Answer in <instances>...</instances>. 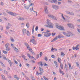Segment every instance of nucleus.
<instances>
[{"mask_svg": "<svg viewBox=\"0 0 80 80\" xmlns=\"http://www.w3.org/2000/svg\"><path fill=\"white\" fill-rule=\"evenodd\" d=\"M47 25H45V26L49 27V28H53V24L52 23L51 21L49 19H47Z\"/></svg>", "mask_w": 80, "mask_h": 80, "instance_id": "1", "label": "nucleus"}, {"mask_svg": "<svg viewBox=\"0 0 80 80\" xmlns=\"http://www.w3.org/2000/svg\"><path fill=\"white\" fill-rule=\"evenodd\" d=\"M58 38H63V36H62L61 35H58V36L56 37L55 38H54L52 41H51V42H53L56 41Z\"/></svg>", "mask_w": 80, "mask_h": 80, "instance_id": "2", "label": "nucleus"}, {"mask_svg": "<svg viewBox=\"0 0 80 80\" xmlns=\"http://www.w3.org/2000/svg\"><path fill=\"white\" fill-rule=\"evenodd\" d=\"M62 33L64 35H66L67 37H70V35L71 36H73V35H75L74 34H72L70 32H68L67 33L65 32H62Z\"/></svg>", "mask_w": 80, "mask_h": 80, "instance_id": "3", "label": "nucleus"}, {"mask_svg": "<svg viewBox=\"0 0 80 80\" xmlns=\"http://www.w3.org/2000/svg\"><path fill=\"white\" fill-rule=\"evenodd\" d=\"M56 28H58V29H59V30H65V29H64V28L63 27V26H58L56 25Z\"/></svg>", "mask_w": 80, "mask_h": 80, "instance_id": "4", "label": "nucleus"}, {"mask_svg": "<svg viewBox=\"0 0 80 80\" xmlns=\"http://www.w3.org/2000/svg\"><path fill=\"white\" fill-rule=\"evenodd\" d=\"M6 12L8 13H9V15H12V16H17V14L15 13H13L12 12H10L8 11H6Z\"/></svg>", "mask_w": 80, "mask_h": 80, "instance_id": "5", "label": "nucleus"}, {"mask_svg": "<svg viewBox=\"0 0 80 80\" xmlns=\"http://www.w3.org/2000/svg\"><path fill=\"white\" fill-rule=\"evenodd\" d=\"M48 17H50V18H52V19H53V20H57V18H56L53 15H48Z\"/></svg>", "mask_w": 80, "mask_h": 80, "instance_id": "6", "label": "nucleus"}, {"mask_svg": "<svg viewBox=\"0 0 80 80\" xmlns=\"http://www.w3.org/2000/svg\"><path fill=\"white\" fill-rule=\"evenodd\" d=\"M30 42H32L34 45H36V44H37V42L35 40V39L32 38L31 39H30Z\"/></svg>", "mask_w": 80, "mask_h": 80, "instance_id": "7", "label": "nucleus"}, {"mask_svg": "<svg viewBox=\"0 0 80 80\" xmlns=\"http://www.w3.org/2000/svg\"><path fill=\"white\" fill-rule=\"evenodd\" d=\"M45 33L46 34H44V36L46 37H50L51 35V33H50L46 32Z\"/></svg>", "mask_w": 80, "mask_h": 80, "instance_id": "8", "label": "nucleus"}, {"mask_svg": "<svg viewBox=\"0 0 80 80\" xmlns=\"http://www.w3.org/2000/svg\"><path fill=\"white\" fill-rule=\"evenodd\" d=\"M44 12L46 13H47V14H48V8L47 6H44Z\"/></svg>", "mask_w": 80, "mask_h": 80, "instance_id": "9", "label": "nucleus"}, {"mask_svg": "<svg viewBox=\"0 0 80 80\" xmlns=\"http://www.w3.org/2000/svg\"><path fill=\"white\" fill-rule=\"evenodd\" d=\"M52 7L55 10H58V6H56L54 5H52Z\"/></svg>", "mask_w": 80, "mask_h": 80, "instance_id": "10", "label": "nucleus"}, {"mask_svg": "<svg viewBox=\"0 0 80 80\" xmlns=\"http://www.w3.org/2000/svg\"><path fill=\"white\" fill-rule=\"evenodd\" d=\"M39 70L40 72L39 73V74L41 75H42V73L43 72V70L40 67H39Z\"/></svg>", "mask_w": 80, "mask_h": 80, "instance_id": "11", "label": "nucleus"}, {"mask_svg": "<svg viewBox=\"0 0 80 80\" xmlns=\"http://www.w3.org/2000/svg\"><path fill=\"white\" fill-rule=\"evenodd\" d=\"M27 30L26 29L24 28L22 30V32H23V35H25V34H26V33H27Z\"/></svg>", "mask_w": 80, "mask_h": 80, "instance_id": "12", "label": "nucleus"}, {"mask_svg": "<svg viewBox=\"0 0 80 80\" xmlns=\"http://www.w3.org/2000/svg\"><path fill=\"white\" fill-rule=\"evenodd\" d=\"M18 19L19 20H22V21L25 20V19H24L23 18H21V17H18Z\"/></svg>", "mask_w": 80, "mask_h": 80, "instance_id": "13", "label": "nucleus"}, {"mask_svg": "<svg viewBox=\"0 0 80 80\" xmlns=\"http://www.w3.org/2000/svg\"><path fill=\"white\" fill-rule=\"evenodd\" d=\"M24 45L26 47H27V49H28V48H29L30 46L28 44V43H27V42H25L24 43Z\"/></svg>", "mask_w": 80, "mask_h": 80, "instance_id": "14", "label": "nucleus"}, {"mask_svg": "<svg viewBox=\"0 0 80 80\" xmlns=\"http://www.w3.org/2000/svg\"><path fill=\"white\" fill-rule=\"evenodd\" d=\"M59 72L61 74H62V75H64V73H63V71H62L60 68H59Z\"/></svg>", "mask_w": 80, "mask_h": 80, "instance_id": "15", "label": "nucleus"}, {"mask_svg": "<svg viewBox=\"0 0 80 80\" xmlns=\"http://www.w3.org/2000/svg\"><path fill=\"white\" fill-rule=\"evenodd\" d=\"M8 62L9 63V64L10 65V67H12V61H11L8 60Z\"/></svg>", "mask_w": 80, "mask_h": 80, "instance_id": "16", "label": "nucleus"}, {"mask_svg": "<svg viewBox=\"0 0 80 80\" xmlns=\"http://www.w3.org/2000/svg\"><path fill=\"white\" fill-rule=\"evenodd\" d=\"M68 64L69 65V69H73V68H71V64H70V63H68Z\"/></svg>", "mask_w": 80, "mask_h": 80, "instance_id": "17", "label": "nucleus"}, {"mask_svg": "<svg viewBox=\"0 0 80 80\" xmlns=\"http://www.w3.org/2000/svg\"><path fill=\"white\" fill-rule=\"evenodd\" d=\"M9 46H10V44L8 43H7L5 44V47L6 48H7L8 47H9Z\"/></svg>", "mask_w": 80, "mask_h": 80, "instance_id": "18", "label": "nucleus"}, {"mask_svg": "<svg viewBox=\"0 0 80 80\" xmlns=\"http://www.w3.org/2000/svg\"><path fill=\"white\" fill-rule=\"evenodd\" d=\"M52 2V3H57V0H51Z\"/></svg>", "mask_w": 80, "mask_h": 80, "instance_id": "19", "label": "nucleus"}, {"mask_svg": "<svg viewBox=\"0 0 80 80\" xmlns=\"http://www.w3.org/2000/svg\"><path fill=\"white\" fill-rule=\"evenodd\" d=\"M54 63L55 64V65L56 67H57V68H58V65H57V62L54 61Z\"/></svg>", "mask_w": 80, "mask_h": 80, "instance_id": "20", "label": "nucleus"}, {"mask_svg": "<svg viewBox=\"0 0 80 80\" xmlns=\"http://www.w3.org/2000/svg\"><path fill=\"white\" fill-rule=\"evenodd\" d=\"M26 34L27 35V36H30V32L28 30H27Z\"/></svg>", "mask_w": 80, "mask_h": 80, "instance_id": "21", "label": "nucleus"}, {"mask_svg": "<svg viewBox=\"0 0 80 80\" xmlns=\"http://www.w3.org/2000/svg\"><path fill=\"white\" fill-rule=\"evenodd\" d=\"M79 48H77L76 47H72V49L73 50H79Z\"/></svg>", "mask_w": 80, "mask_h": 80, "instance_id": "22", "label": "nucleus"}, {"mask_svg": "<svg viewBox=\"0 0 80 80\" xmlns=\"http://www.w3.org/2000/svg\"><path fill=\"white\" fill-rule=\"evenodd\" d=\"M10 50V47H8L7 48H6V51H9Z\"/></svg>", "mask_w": 80, "mask_h": 80, "instance_id": "23", "label": "nucleus"}, {"mask_svg": "<svg viewBox=\"0 0 80 80\" xmlns=\"http://www.w3.org/2000/svg\"><path fill=\"white\" fill-rule=\"evenodd\" d=\"M68 26H69V27H71L72 28H74V26H73L72 27V25L71 24H68Z\"/></svg>", "mask_w": 80, "mask_h": 80, "instance_id": "24", "label": "nucleus"}, {"mask_svg": "<svg viewBox=\"0 0 80 80\" xmlns=\"http://www.w3.org/2000/svg\"><path fill=\"white\" fill-rule=\"evenodd\" d=\"M28 49L29 50L30 52L31 53L32 52V48L29 47V48H28Z\"/></svg>", "mask_w": 80, "mask_h": 80, "instance_id": "25", "label": "nucleus"}, {"mask_svg": "<svg viewBox=\"0 0 80 80\" xmlns=\"http://www.w3.org/2000/svg\"><path fill=\"white\" fill-rule=\"evenodd\" d=\"M25 8H26L27 10H28V8H30V6H26L25 7Z\"/></svg>", "mask_w": 80, "mask_h": 80, "instance_id": "26", "label": "nucleus"}, {"mask_svg": "<svg viewBox=\"0 0 80 80\" xmlns=\"http://www.w3.org/2000/svg\"><path fill=\"white\" fill-rule=\"evenodd\" d=\"M61 55L62 57H63L64 56H65V54L62 52H61Z\"/></svg>", "mask_w": 80, "mask_h": 80, "instance_id": "27", "label": "nucleus"}, {"mask_svg": "<svg viewBox=\"0 0 80 80\" xmlns=\"http://www.w3.org/2000/svg\"><path fill=\"white\" fill-rule=\"evenodd\" d=\"M29 23L28 22L26 24V27H27V28H29Z\"/></svg>", "mask_w": 80, "mask_h": 80, "instance_id": "28", "label": "nucleus"}, {"mask_svg": "<svg viewBox=\"0 0 80 80\" xmlns=\"http://www.w3.org/2000/svg\"><path fill=\"white\" fill-rule=\"evenodd\" d=\"M10 39L11 42H14V39H13V38H11Z\"/></svg>", "mask_w": 80, "mask_h": 80, "instance_id": "29", "label": "nucleus"}, {"mask_svg": "<svg viewBox=\"0 0 80 80\" xmlns=\"http://www.w3.org/2000/svg\"><path fill=\"white\" fill-rule=\"evenodd\" d=\"M38 63H39L41 67H42L43 66V64H42V62H39Z\"/></svg>", "mask_w": 80, "mask_h": 80, "instance_id": "30", "label": "nucleus"}, {"mask_svg": "<svg viewBox=\"0 0 80 80\" xmlns=\"http://www.w3.org/2000/svg\"><path fill=\"white\" fill-rule=\"evenodd\" d=\"M60 67L61 68H62V69H63V64H62V63H61L60 64Z\"/></svg>", "mask_w": 80, "mask_h": 80, "instance_id": "31", "label": "nucleus"}, {"mask_svg": "<svg viewBox=\"0 0 80 80\" xmlns=\"http://www.w3.org/2000/svg\"><path fill=\"white\" fill-rule=\"evenodd\" d=\"M38 37H41L42 36V35L41 34H38Z\"/></svg>", "mask_w": 80, "mask_h": 80, "instance_id": "32", "label": "nucleus"}, {"mask_svg": "<svg viewBox=\"0 0 80 80\" xmlns=\"http://www.w3.org/2000/svg\"><path fill=\"white\" fill-rule=\"evenodd\" d=\"M69 15H74V13L72 12H70Z\"/></svg>", "mask_w": 80, "mask_h": 80, "instance_id": "33", "label": "nucleus"}, {"mask_svg": "<svg viewBox=\"0 0 80 80\" xmlns=\"http://www.w3.org/2000/svg\"><path fill=\"white\" fill-rule=\"evenodd\" d=\"M27 56L29 58H31V56L29 54H28Z\"/></svg>", "mask_w": 80, "mask_h": 80, "instance_id": "34", "label": "nucleus"}, {"mask_svg": "<svg viewBox=\"0 0 80 80\" xmlns=\"http://www.w3.org/2000/svg\"><path fill=\"white\" fill-rule=\"evenodd\" d=\"M2 78L3 80H4V79H5V76H4L3 75H2Z\"/></svg>", "mask_w": 80, "mask_h": 80, "instance_id": "35", "label": "nucleus"}, {"mask_svg": "<svg viewBox=\"0 0 80 80\" xmlns=\"http://www.w3.org/2000/svg\"><path fill=\"white\" fill-rule=\"evenodd\" d=\"M43 77L45 80H48L45 76H43Z\"/></svg>", "mask_w": 80, "mask_h": 80, "instance_id": "36", "label": "nucleus"}, {"mask_svg": "<svg viewBox=\"0 0 80 80\" xmlns=\"http://www.w3.org/2000/svg\"><path fill=\"white\" fill-rule=\"evenodd\" d=\"M56 34V33H52V36H55Z\"/></svg>", "mask_w": 80, "mask_h": 80, "instance_id": "37", "label": "nucleus"}, {"mask_svg": "<svg viewBox=\"0 0 80 80\" xmlns=\"http://www.w3.org/2000/svg\"><path fill=\"white\" fill-rule=\"evenodd\" d=\"M77 30L78 33L80 34V29L77 28Z\"/></svg>", "mask_w": 80, "mask_h": 80, "instance_id": "38", "label": "nucleus"}, {"mask_svg": "<svg viewBox=\"0 0 80 80\" xmlns=\"http://www.w3.org/2000/svg\"><path fill=\"white\" fill-rule=\"evenodd\" d=\"M79 46H80L79 44L77 45L76 47V48H78V47H79Z\"/></svg>", "mask_w": 80, "mask_h": 80, "instance_id": "39", "label": "nucleus"}, {"mask_svg": "<svg viewBox=\"0 0 80 80\" xmlns=\"http://www.w3.org/2000/svg\"><path fill=\"white\" fill-rule=\"evenodd\" d=\"M0 5H2V6H3V5H4V4L3 3V2H1Z\"/></svg>", "mask_w": 80, "mask_h": 80, "instance_id": "40", "label": "nucleus"}, {"mask_svg": "<svg viewBox=\"0 0 80 80\" xmlns=\"http://www.w3.org/2000/svg\"><path fill=\"white\" fill-rule=\"evenodd\" d=\"M2 52H3V53H5V54L7 53V51H3Z\"/></svg>", "mask_w": 80, "mask_h": 80, "instance_id": "41", "label": "nucleus"}, {"mask_svg": "<svg viewBox=\"0 0 80 80\" xmlns=\"http://www.w3.org/2000/svg\"><path fill=\"white\" fill-rule=\"evenodd\" d=\"M51 57H52V58H55V56L53 55H52Z\"/></svg>", "mask_w": 80, "mask_h": 80, "instance_id": "42", "label": "nucleus"}, {"mask_svg": "<svg viewBox=\"0 0 80 80\" xmlns=\"http://www.w3.org/2000/svg\"><path fill=\"white\" fill-rule=\"evenodd\" d=\"M38 26H36V28H35V31H37V30H38Z\"/></svg>", "mask_w": 80, "mask_h": 80, "instance_id": "43", "label": "nucleus"}, {"mask_svg": "<svg viewBox=\"0 0 80 80\" xmlns=\"http://www.w3.org/2000/svg\"><path fill=\"white\" fill-rule=\"evenodd\" d=\"M60 60H61V59L60 58H58V61L59 62V63H60Z\"/></svg>", "mask_w": 80, "mask_h": 80, "instance_id": "44", "label": "nucleus"}, {"mask_svg": "<svg viewBox=\"0 0 80 80\" xmlns=\"http://www.w3.org/2000/svg\"><path fill=\"white\" fill-rule=\"evenodd\" d=\"M44 60H46V61L47 62L48 61V59L46 57L45 58Z\"/></svg>", "mask_w": 80, "mask_h": 80, "instance_id": "45", "label": "nucleus"}, {"mask_svg": "<svg viewBox=\"0 0 80 80\" xmlns=\"http://www.w3.org/2000/svg\"><path fill=\"white\" fill-rule=\"evenodd\" d=\"M4 72L6 74H7V73H8V72L6 70H4Z\"/></svg>", "mask_w": 80, "mask_h": 80, "instance_id": "46", "label": "nucleus"}, {"mask_svg": "<svg viewBox=\"0 0 80 80\" xmlns=\"http://www.w3.org/2000/svg\"><path fill=\"white\" fill-rule=\"evenodd\" d=\"M10 28V27H8V26H6V29L8 30V29H9Z\"/></svg>", "mask_w": 80, "mask_h": 80, "instance_id": "47", "label": "nucleus"}, {"mask_svg": "<svg viewBox=\"0 0 80 80\" xmlns=\"http://www.w3.org/2000/svg\"><path fill=\"white\" fill-rule=\"evenodd\" d=\"M22 58H23L24 59H25V58L26 57L24 55H22Z\"/></svg>", "mask_w": 80, "mask_h": 80, "instance_id": "48", "label": "nucleus"}, {"mask_svg": "<svg viewBox=\"0 0 80 80\" xmlns=\"http://www.w3.org/2000/svg\"><path fill=\"white\" fill-rule=\"evenodd\" d=\"M66 13H68V14H69L70 15V12L68 11H66Z\"/></svg>", "mask_w": 80, "mask_h": 80, "instance_id": "49", "label": "nucleus"}, {"mask_svg": "<svg viewBox=\"0 0 80 80\" xmlns=\"http://www.w3.org/2000/svg\"><path fill=\"white\" fill-rule=\"evenodd\" d=\"M8 26H9V27H12V25L10 23H8Z\"/></svg>", "mask_w": 80, "mask_h": 80, "instance_id": "50", "label": "nucleus"}, {"mask_svg": "<svg viewBox=\"0 0 80 80\" xmlns=\"http://www.w3.org/2000/svg\"><path fill=\"white\" fill-rule=\"evenodd\" d=\"M15 50H16V52H18V49H17V48H15Z\"/></svg>", "mask_w": 80, "mask_h": 80, "instance_id": "51", "label": "nucleus"}, {"mask_svg": "<svg viewBox=\"0 0 80 80\" xmlns=\"http://www.w3.org/2000/svg\"><path fill=\"white\" fill-rule=\"evenodd\" d=\"M3 59H4V60H8V59H7V58H6V57L5 56L4 57H3Z\"/></svg>", "mask_w": 80, "mask_h": 80, "instance_id": "52", "label": "nucleus"}, {"mask_svg": "<svg viewBox=\"0 0 80 80\" xmlns=\"http://www.w3.org/2000/svg\"><path fill=\"white\" fill-rule=\"evenodd\" d=\"M42 52H41L40 53V57H42Z\"/></svg>", "mask_w": 80, "mask_h": 80, "instance_id": "53", "label": "nucleus"}, {"mask_svg": "<svg viewBox=\"0 0 80 80\" xmlns=\"http://www.w3.org/2000/svg\"><path fill=\"white\" fill-rule=\"evenodd\" d=\"M76 64H77V67H79V64H78V62H76Z\"/></svg>", "mask_w": 80, "mask_h": 80, "instance_id": "54", "label": "nucleus"}, {"mask_svg": "<svg viewBox=\"0 0 80 80\" xmlns=\"http://www.w3.org/2000/svg\"><path fill=\"white\" fill-rule=\"evenodd\" d=\"M55 48H53V47H52V49H51V51H53V50H55Z\"/></svg>", "mask_w": 80, "mask_h": 80, "instance_id": "55", "label": "nucleus"}, {"mask_svg": "<svg viewBox=\"0 0 80 80\" xmlns=\"http://www.w3.org/2000/svg\"><path fill=\"white\" fill-rule=\"evenodd\" d=\"M31 61L32 63H35V61L32 60Z\"/></svg>", "mask_w": 80, "mask_h": 80, "instance_id": "56", "label": "nucleus"}, {"mask_svg": "<svg viewBox=\"0 0 80 80\" xmlns=\"http://www.w3.org/2000/svg\"><path fill=\"white\" fill-rule=\"evenodd\" d=\"M14 63H16V64H17V63H18V62H17V61L15 60L14 61Z\"/></svg>", "mask_w": 80, "mask_h": 80, "instance_id": "57", "label": "nucleus"}, {"mask_svg": "<svg viewBox=\"0 0 80 80\" xmlns=\"http://www.w3.org/2000/svg\"><path fill=\"white\" fill-rule=\"evenodd\" d=\"M0 63L1 64V65H2V66H3V65H4V64H3V62H0Z\"/></svg>", "mask_w": 80, "mask_h": 80, "instance_id": "58", "label": "nucleus"}, {"mask_svg": "<svg viewBox=\"0 0 80 80\" xmlns=\"http://www.w3.org/2000/svg\"><path fill=\"white\" fill-rule=\"evenodd\" d=\"M41 32H43V30H44V29L43 28H41Z\"/></svg>", "mask_w": 80, "mask_h": 80, "instance_id": "59", "label": "nucleus"}, {"mask_svg": "<svg viewBox=\"0 0 80 80\" xmlns=\"http://www.w3.org/2000/svg\"><path fill=\"white\" fill-rule=\"evenodd\" d=\"M31 53H32V55H34L35 53H34V52H33V51H32V52H31Z\"/></svg>", "mask_w": 80, "mask_h": 80, "instance_id": "60", "label": "nucleus"}, {"mask_svg": "<svg viewBox=\"0 0 80 80\" xmlns=\"http://www.w3.org/2000/svg\"><path fill=\"white\" fill-rule=\"evenodd\" d=\"M44 66H45L46 67H48V65L46 63H45V64L44 65Z\"/></svg>", "mask_w": 80, "mask_h": 80, "instance_id": "61", "label": "nucleus"}, {"mask_svg": "<svg viewBox=\"0 0 80 80\" xmlns=\"http://www.w3.org/2000/svg\"><path fill=\"white\" fill-rule=\"evenodd\" d=\"M48 2H50L51 3H52V1H50V0H48Z\"/></svg>", "mask_w": 80, "mask_h": 80, "instance_id": "62", "label": "nucleus"}, {"mask_svg": "<svg viewBox=\"0 0 80 80\" xmlns=\"http://www.w3.org/2000/svg\"><path fill=\"white\" fill-rule=\"evenodd\" d=\"M36 75H37L38 76L39 75V73H38V71L37 72V74Z\"/></svg>", "mask_w": 80, "mask_h": 80, "instance_id": "63", "label": "nucleus"}, {"mask_svg": "<svg viewBox=\"0 0 80 80\" xmlns=\"http://www.w3.org/2000/svg\"><path fill=\"white\" fill-rule=\"evenodd\" d=\"M3 14L4 15H7V14H6L4 12H3Z\"/></svg>", "mask_w": 80, "mask_h": 80, "instance_id": "64", "label": "nucleus"}]
</instances>
